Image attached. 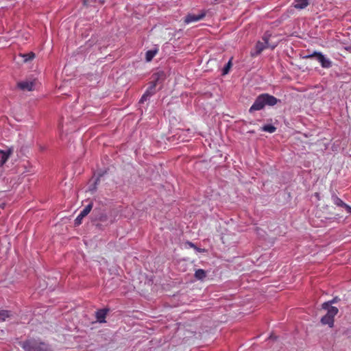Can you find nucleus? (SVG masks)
Instances as JSON below:
<instances>
[{"label": "nucleus", "instance_id": "obj_8", "mask_svg": "<svg viewBox=\"0 0 351 351\" xmlns=\"http://www.w3.org/2000/svg\"><path fill=\"white\" fill-rule=\"evenodd\" d=\"M93 204H88L79 214L75 219V226H80L82 223V219L86 217L91 210Z\"/></svg>", "mask_w": 351, "mask_h": 351}, {"label": "nucleus", "instance_id": "obj_11", "mask_svg": "<svg viewBox=\"0 0 351 351\" xmlns=\"http://www.w3.org/2000/svg\"><path fill=\"white\" fill-rule=\"evenodd\" d=\"M34 86V83L33 82H21L18 83V87L23 90H32Z\"/></svg>", "mask_w": 351, "mask_h": 351}, {"label": "nucleus", "instance_id": "obj_15", "mask_svg": "<svg viewBox=\"0 0 351 351\" xmlns=\"http://www.w3.org/2000/svg\"><path fill=\"white\" fill-rule=\"evenodd\" d=\"M332 202L337 206L343 207L345 206V202H343L338 196L336 195H332Z\"/></svg>", "mask_w": 351, "mask_h": 351}, {"label": "nucleus", "instance_id": "obj_21", "mask_svg": "<svg viewBox=\"0 0 351 351\" xmlns=\"http://www.w3.org/2000/svg\"><path fill=\"white\" fill-rule=\"evenodd\" d=\"M343 208H345V210H346V212L348 213H350L351 214V206H350L347 204H345V206H343Z\"/></svg>", "mask_w": 351, "mask_h": 351}, {"label": "nucleus", "instance_id": "obj_22", "mask_svg": "<svg viewBox=\"0 0 351 351\" xmlns=\"http://www.w3.org/2000/svg\"><path fill=\"white\" fill-rule=\"evenodd\" d=\"M336 301H337V299L333 298L332 300L328 301L327 302H330V306H332V304H334L335 302H336Z\"/></svg>", "mask_w": 351, "mask_h": 351}, {"label": "nucleus", "instance_id": "obj_9", "mask_svg": "<svg viewBox=\"0 0 351 351\" xmlns=\"http://www.w3.org/2000/svg\"><path fill=\"white\" fill-rule=\"evenodd\" d=\"M12 149H8L7 151L0 150V167L3 166L8 160L12 154Z\"/></svg>", "mask_w": 351, "mask_h": 351}, {"label": "nucleus", "instance_id": "obj_7", "mask_svg": "<svg viewBox=\"0 0 351 351\" xmlns=\"http://www.w3.org/2000/svg\"><path fill=\"white\" fill-rule=\"evenodd\" d=\"M205 16L206 12L204 11H202L199 14H189L185 16L184 21L186 24H189L203 19Z\"/></svg>", "mask_w": 351, "mask_h": 351}, {"label": "nucleus", "instance_id": "obj_5", "mask_svg": "<svg viewBox=\"0 0 351 351\" xmlns=\"http://www.w3.org/2000/svg\"><path fill=\"white\" fill-rule=\"evenodd\" d=\"M316 57L317 60L321 64L323 68L328 69L332 66V62L325 58V56L321 52L315 51L313 54L308 56V58Z\"/></svg>", "mask_w": 351, "mask_h": 351}, {"label": "nucleus", "instance_id": "obj_17", "mask_svg": "<svg viewBox=\"0 0 351 351\" xmlns=\"http://www.w3.org/2000/svg\"><path fill=\"white\" fill-rule=\"evenodd\" d=\"M232 58L228 61V62L226 64V65L223 67V70H222V75H225L226 74H228L230 71V69L232 65Z\"/></svg>", "mask_w": 351, "mask_h": 351}, {"label": "nucleus", "instance_id": "obj_25", "mask_svg": "<svg viewBox=\"0 0 351 351\" xmlns=\"http://www.w3.org/2000/svg\"><path fill=\"white\" fill-rule=\"evenodd\" d=\"M220 0H215V2H219Z\"/></svg>", "mask_w": 351, "mask_h": 351}, {"label": "nucleus", "instance_id": "obj_24", "mask_svg": "<svg viewBox=\"0 0 351 351\" xmlns=\"http://www.w3.org/2000/svg\"><path fill=\"white\" fill-rule=\"evenodd\" d=\"M83 4H84V5L87 6L88 5V0H83Z\"/></svg>", "mask_w": 351, "mask_h": 351}, {"label": "nucleus", "instance_id": "obj_18", "mask_svg": "<svg viewBox=\"0 0 351 351\" xmlns=\"http://www.w3.org/2000/svg\"><path fill=\"white\" fill-rule=\"evenodd\" d=\"M156 53V51H153V50H149L146 52V55H145V58H146V60L149 62L151 61L153 58L155 56Z\"/></svg>", "mask_w": 351, "mask_h": 351}, {"label": "nucleus", "instance_id": "obj_12", "mask_svg": "<svg viewBox=\"0 0 351 351\" xmlns=\"http://www.w3.org/2000/svg\"><path fill=\"white\" fill-rule=\"evenodd\" d=\"M310 0H294V8L296 9H304L309 5Z\"/></svg>", "mask_w": 351, "mask_h": 351}, {"label": "nucleus", "instance_id": "obj_6", "mask_svg": "<svg viewBox=\"0 0 351 351\" xmlns=\"http://www.w3.org/2000/svg\"><path fill=\"white\" fill-rule=\"evenodd\" d=\"M163 76V73H155L152 75L153 81L150 82V85L145 93L152 96L156 93V87L158 82L160 80V77Z\"/></svg>", "mask_w": 351, "mask_h": 351}, {"label": "nucleus", "instance_id": "obj_2", "mask_svg": "<svg viewBox=\"0 0 351 351\" xmlns=\"http://www.w3.org/2000/svg\"><path fill=\"white\" fill-rule=\"evenodd\" d=\"M322 307L323 309L327 311L326 315L323 316L321 319V323L323 325H328L332 328L334 326L335 317L339 312V309L332 306H330V302H324L322 304Z\"/></svg>", "mask_w": 351, "mask_h": 351}, {"label": "nucleus", "instance_id": "obj_16", "mask_svg": "<svg viewBox=\"0 0 351 351\" xmlns=\"http://www.w3.org/2000/svg\"><path fill=\"white\" fill-rule=\"evenodd\" d=\"M262 130L269 133H274L276 130V128L272 125H265L262 127Z\"/></svg>", "mask_w": 351, "mask_h": 351}, {"label": "nucleus", "instance_id": "obj_20", "mask_svg": "<svg viewBox=\"0 0 351 351\" xmlns=\"http://www.w3.org/2000/svg\"><path fill=\"white\" fill-rule=\"evenodd\" d=\"M149 97H151V96L149 95L147 93H144V94L142 95L139 102L143 103L144 101H147Z\"/></svg>", "mask_w": 351, "mask_h": 351}, {"label": "nucleus", "instance_id": "obj_10", "mask_svg": "<svg viewBox=\"0 0 351 351\" xmlns=\"http://www.w3.org/2000/svg\"><path fill=\"white\" fill-rule=\"evenodd\" d=\"M108 310V309H99L95 313V316L97 320L100 323L106 322V317L107 315Z\"/></svg>", "mask_w": 351, "mask_h": 351}, {"label": "nucleus", "instance_id": "obj_14", "mask_svg": "<svg viewBox=\"0 0 351 351\" xmlns=\"http://www.w3.org/2000/svg\"><path fill=\"white\" fill-rule=\"evenodd\" d=\"M206 276V271L204 269H199L196 270L195 273V277L198 279L202 280Z\"/></svg>", "mask_w": 351, "mask_h": 351}, {"label": "nucleus", "instance_id": "obj_4", "mask_svg": "<svg viewBox=\"0 0 351 351\" xmlns=\"http://www.w3.org/2000/svg\"><path fill=\"white\" fill-rule=\"evenodd\" d=\"M270 37V34L267 32L265 33L263 36L262 37L263 41H258L255 46L256 51L254 53L252 52V56H256L259 55L265 49L271 48L274 49L276 45H271L269 43V38Z\"/></svg>", "mask_w": 351, "mask_h": 351}, {"label": "nucleus", "instance_id": "obj_1", "mask_svg": "<svg viewBox=\"0 0 351 351\" xmlns=\"http://www.w3.org/2000/svg\"><path fill=\"white\" fill-rule=\"evenodd\" d=\"M278 101H280L279 99L268 93L261 94L256 98L254 104L250 108L249 112L252 113L254 111L261 110L265 106H274Z\"/></svg>", "mask_w": 351, "mask_h": 351}, {"label": "nucleus", "instance_id": "obj_19", "mask_svg": "<svg viewBox=\"0 0 351 351\" xmlns=\"http://www.w3.org/2000/svg\"><path fill=\"white\" fill-rule=\"evenodd\" d=\"M22 56L24 58V62H27L28 61L33 60L35 58V53L33 52H30L28 53L23 54Z\"/></svg>", "mask_w": 351, "mask_h": 351}, {"label": "nucleus", "instance_id": "obj_23", "mask_svg": "<svg viewBox=\"0 0 351 351\" xmlns=\"http://www.w3.org/2000/svg\"><path fill=\"white\" fill-rule=\"evenodd\" d=\"M345 49H346L347 51H348L351 52V45H349V46H348V47H345Z\"/></svg>", "mask_w": 351, "mask_h": 351}, {"label": "nucleus", "instance_id": "obj_13", "mask_svg": "<svg viewBox=\"0 0 351 351\" xmlns=\"http://www.w3.org/2000/svg\"><path fill=\"white\" fill-rule=\"evenodd\" d=\"M10 316V311L6 310H0V322L5 321V319L9 318Z\"/></svg>", "mask_w": 351, "mask_h": 351}, {"label": "nucleus", "instance_id": "obj_3", "mask_svg": "<svg viewBox=\"0 0 351 351\" xmlns=\"http://www.w3.org/2000/svg\"><path fill=\"white\" fill-rule=\"evenodd\" d=\"M22 347L26 351H51L48 345L44 343H38L33 339L24 341Z\"/></svg>", "mask_w": 351, "mask_h": 351}]
</instances>
